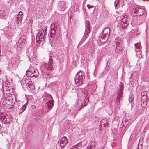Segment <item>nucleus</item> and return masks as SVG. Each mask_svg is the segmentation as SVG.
<instances>
[{
	"label": "nucleus",
	"mask_w": 149,
	"mask_h": 149,
	"mask_svg": "<svg viewBox=\"0 0 149 149\" xmlns=\"http://www.w3.org/2000/svg\"><path fill=\"white\" fill-rule=\"evenodd\" d=\"M83 107V105H81V106L78 109V110L80 111L81 109Z\"/></svg>",
	"instance_id": "e433bc0d"
},
{
	"label": "nucleus",
	"mask_w": 149,
	"mask_h": 149,
	"mask_svg": "<svg viewBox=\"0 0 149 149\" xmlns=\"http://www.w3.org/2000/svg\"><path fill=\"white\" fill-rule=\"evenodd\" d=\"M52 64L49 63V64H46L44 66V69L45 70H51L52 68Z\"/></svg>",
	"instance_id": "a211bd4d"
},
{
	"label": "nucleus",
	"mask_w": 149,
	"mask_h": 149,
	"mask_svg": "<svg viewBox=\"0 0 149 149\" xmlns=\"http://www.w3.org/2000/svg\"><path fill=\"white\" fill-rule=\"evenodd\" d=\"M87 7L89 9L91 8H93V6H89V5H87Z\"/></svg>",
	"instance_id": "c9c22d12"
},
{
	"label": "nucleus",
	"mask_w": 149,
	"mask_h": 149,
	"mask_svg": "<svg viewBox=\"0 0 149 149\" xmlns=\"http://www.w3.org/2000/svg\"><path fill=\"white\" fill-rule=\"evenodd\" d=\"M23 13L22 11H20L17 17V22H18V23H19V22H21L23 19Z\"/></svg>",
	"instance_id": "4468645a"
},
{
	"label": "nucleus",
	"mask_w": 149,
	"mask_h": 149,
	"mask_svg": "<svg viewBox=\"0 0 149 149\" xmlns=\"http://www.w3.org/2000/svg\"><path fill=\"white\" fill-rule=\"evenodd\" d=\"M84 73L81 70L79 71L75 77V82L78 86H80L83 83L82 80L85 79Z\"/></svg>",
	"instance_id": "20e7f679"
},
{
	"label": "nucleus",
	"mask_w": 149,
	"mask_h": 149,
	"mask_svg": "<svg viewBox=\"0 0 149 149\" xmlns=\"http://www.w3.org/2000/svg\"><path fill=\"white\" fill-rule=\"evenodd\" d=\"M80 143H78L77 144L74 145V146H73V147L74 148H77L78 147H80L81 146H80Z\"/></svg>",
	"instance_id": "473e14b6"
},
{
	"label": "nucleus",
	"mask_w": 149,
	"mask_h": 149,
	"mask_svg": "<svg viewBox=\"0 0 149 149\" xmlns=\"http://www.w3.org/2000/svg\"><path fill=\"white\" fill-rule=\"evenodd\" d=\"M68 143V141L66 137H62L60 141V146L62 148H64Z\"/></svg>",
	"instance_id": "9b49d317"
},
{
	"label": "nucleus",
	"mask_w": 149,
	"mask_h": 149,
	"mask_svg": "<svg viewBox=\"0 0 149 149\" xmlns=\"http://www.w3.org/2000/svg\"><path fill=\"white\" fill-rule=\"evenodd\" d=\"M25 35L24 36H22L20 39H19V41L18 43H24L25 42V40L24 39V38H25Z\"/></svg>",
	"instance_id": "5701e85b"
},
{
	"label": "nucleus",
	"mask_w": 149,
	"mask_h": 149,
	"mask_svg": "<svg viewBox=\"0 0 149 149\" xmlns=\"http://www.w3.org/2000/svg\"><path fill=\"white\" fill-rule=\"evenodd\" d=\"M7 16L5 12L3 10H0V18L6 19V18Z\"/></svg>",
	"instance_id": "dca6fc26"
},
{
	"label": "nucleus",
	"mask_w": 149,
	"mask_h": 149,
	"mask_svg": "<svg viewBox=\"0 0 149 149\" xmlns=\"http://www.w3.org/2000/svg\"><path fill=\"white\" fill-rule=\"evenodd\" d=\"M51 31L50 36L54 38L56 33L60 31L61 29L59 24L57 22H54L51 25Z\"/></svg>",
	"instance_id": "7ed1b4c3"
},
{
	"label": "nucleus",
	"mask_w": 149,
	"mask_h": 149,
	"mask_svg": "<svg viewBox=\"0 0 149 149\" xmlns=\"http://www.w3.org/2000/svg\"><path fill=\"white\" fill-rule=\"evenodd\" d=\"M144 9H141L139 8L136 7L133 8L132 10V13L134 15L141 16L143 14Z\"/></svg>",
	"instance_id": "423d86ee"
},
{
	"label": "nucleus",
	"mask_w": 149,
	"mask_h": 149,
	"mask_svg": "<svg viewBox=\"0 0 149 149\" xmlns=\"http://www.w3.org/2000/svg\"><path fill=\"white\" fill-rule=\"evenodd\" d=\"M86 29L84 33V36L86 38L88 37V34L90 32V22L88 21H86L85 22Z\"/></svg>",
	"instance_id": "1a4fd4ad"
},
{
	"label": "nucleus",
	"mask_w": 149,
	"mask_h": 149,
	"mask_svg": "<svg viewBox=\"0 0 149 149\" xmlns=\"http://www.w3.org/2000/svg\"><path fill=\"white\" fill-rule=\"evenodd\" d=\"M24 111V110H23L22 109H20L19 110V112L20 113H22V112H23V111Z\"/></svg>",
	"instance_id": "58836bf2"
},
{
	"label": "nucleus",
	"mask_w": 149,
	"mask_h": 149,
	"mask_svg": "<svg viewBox=\"0 0 149 149\" xmlns=\"http://www.w3.org/2000/svg\"><path fill=\"white\" fill-rule=\"evenodd\" d=\"M110 33V29L109 27L104 28L102 35L100 38V40L102 43H104L108 40Z\"/></svg>",
	"instance_id": "39448f33"
},
{
	"label": "nucleus",
	"mask_w": 149,
	"mask_h": 149,
	"mask_svg": "<svg viewBox=\"0 0 149 149\" xmlns=\"http://www.w3.org/2000/svg\"><path fill=\"white\" fill-rule=\"evenodd\" d=\"M128 24V20L126 19L125 18V20L124 21V25L125 26H127Z\"/></svg>",
	"instance_id": "7c9ffc66"
},
{
	"label": "nucleus",
	"mask_w": 149,
	"mask_h": 149,
	"mask_svg": "<svg viewBox=\"0 0 149 149\" xmlns=\"http://www.w3.org/2000/svg\"><path fill=\"white\" fill-rule=\"evenodd\" d=\"M125 0H116L114 3V6L116 9L119 7H123L124 5Z\"/></svg>",
	"instance_id": "6e6552de"
},
{
	"label": "nucleus",
	"mask_w": 149,
	"mask_h": 149,
	"mask_svg": "<svg viewBox=\"0 0 149 149\" xmlns=\"http://www.w3.org/2000/svg\"><path fill=\"white\" fill-rule=\"evenodd\" d=\"M31 107H32L33 108V109H34V108H36V106L35 105H33L31 106Z\"/></svg>",
	"instance_id": "ea45409f"
},
{
	"label": "nucleus",
	"mask_w": 149,
	"mask_h": 149,
	"mask_svg": "<svg viewBox=\"0 0 149 149\" xmlns=\"http://www.w3.org/2000/svg\"><path fill=\"white\" fill-rule=\"evenodd\" d=\"M129 102L131 103L132 102V101L133 100V98H131L130 97H129Z\"/></svg>",
	"instance_id": "72a5a7b5"
},
{
	"label": "nucleus",
	"mask_w": 149,
	"mask_h": 149,
	"mask_svg": "<svg viewBox=\"0 0 149 149\" xmlns=\"http://www.w3.org/2000/svg\"><path fill=\"white\" fill-rule=\"evenodd\" d=\"M115 107L116 108L120 109V104H117L116 103L115 104Z\"/></svg>",
	"instance_id": "2f4dec72"
},
{
	"label": "nucleus",
	"mask_w": 149,
	"mask_h": 149,
	"mask_svg": "<svg viewBox=\"0 0 149 149\" xmlns=\"http://www.w3.org/2000/svg\"><path fill=\"white\" fill-rule=\"evenodd\" d=\"M8 65L9 69L11 70L16 69L18 66L17 64L14 63L13 61H10L8 62Z\"/></svg>",
	"instance_id": "ddd939ff"
},
{
	"label": "nucleus",
	"mask_w": 149,
	"mask_h": 149,
	"mask_svg": "<svg viewBox=\"0 0 149 149\" xmlns=\"http://www.w3.org/2000/svg\"><path fill=\"white\" fill-rule=\"evenodd\" d=\"M4 114H1V115H0V120L2 119V118L4 116Z\"/></svg>",
	"instance_id": "4c0bfd02"
},
{
	"label": "nucleus",
	"mask_w": 149,
	"mask_h": 149,
	"mask_svg": "<svg viewBox=\"0 0 149 149\" xmlns=\"http://www.w3.org/2000/svg\"><path fill=\"white\" fill-rule=\"evenodd\" d=\"M53 103L52 101H49L45 104L46 107L49 109V110L51 109L53 106Z\"/></svg>",
	"instance_id": "2eb2a0df"
},
{
	"label": "nucleus",
	"mask_w": 149,
	"mask_h": 149,
	"mask_svg": "<svg viewBox=\"0 0 149 149\" xmlns=\"http://www.w3.org/2000/svg\"><path fill=\"white\" fill-rule=\"evenodd\" d=\"M79 8V5L77 3H75L73 5L72 9L73 11H77L78 10Z\"/></svg>",
	"instance_id": "412c9836"
},
{
	"label": "nucleus",
	"mask_w": 149,
	"mask_h": 149,
	"mask_svg": "<svg viewBox=\"0 0 149 149\" xmlns=\"http://www.w3.org/2000/svg\"><path fill=\"white\" fill-rule=\"evenodd\" d=\"M95 145V143L94 141H91L88 146L87 149H94Z\"/></svg>",
	"instance_id": "f3484780"
},
{
	"label": "nucleus",
	"mask_w": 149,
	"mask_h": 149,
	"mask_svg": "<svg viewBox=\"0 0 149 149\" xmlns=\"http://www.w3.org/2000/svg\"><path fill=\"white\" fill-rule=\"evenodd\" d=\"M31 83V81L30 79H26L25 80V83L26 84H29Z\"/></svg>",
	"instance_id": "a878e982"
},
{
	"label": "nucleus",
	"mask_w": 149,
	"mask_h": 149,
	"mask_svg": "<svg viewBox=\"0 0 149 149\" xmlns=\"http://www.w3.org/2000/svg\"><path fill=\"white\" fill-rule=\"evenodd\" d=\"M143 143V137H141L139 139L138 146L140 145L141 146L142 145Z\"/></svg>",
	"instance_id": "bb28decb"
},
{
	"label": "nucleus",
	"mask_w": 149,
	"mask_h": 149,
	"mask_svg": "<svg viewBox=\"0 0 149 149\" xmlns=\"http://www.w3.org/2000/svg\"><path fill=\"white\" fill-rule=\"evenodd\" d=\"M26 108V106L25 105L23 106L21 108V109H22L24 111Z\"/></svg>",
	"instance_id": "f704fd0d"
},
{
	"label": "nucleus",
	"mask_w": 149,
	"mask_h": 149,
	"mask_svg": "<svg viewBox=\"0 0 149 149\" xmlns=\"http://www.w3.org/2000/svg\"><path fill=\"white\" fill-rule=\"evenodd\" d=\"M28 86L29 88L32 89H33L35 88V87L32 84V82L29 84Z\"/></svg>",
	"instance_id": "c85d7f7f"
},
{
	"label": "nucleus",
	"mask_w": 149,
	"mask_h": 149,
	"mask_svg": "<svg viewBox=\"0 0 149 149\" xmlns=\"http://www.w3.org/2000/svg\"><path fill=\"white\" fill-rule=\"evenodd\" d=\"M28 72L30 74V75H31V77L33 76L35 77H36L39 75V73L37 69L35 70L34 69H33L31 70H28L26 72V73L28 74V73H27Z\"/></svg>",
	"instance_id": "9d476101"
},
{
	"label": "nucleus",
	"mask_w": 149,
	"mask_h": 149,
	"mask_svg": "<svg viewBox=\"0 0 149 149\" xmlns=\"http://www.w3.org/2000/svg\"><path fill=\"white\" fill-rule=\"evenodd\" d=\"M88 91L86 90H84V91L82 92V96L84 98V106H86L88 104L89 101V98L88 96Z\"/></svg>",
	"instance_id": "0eeeda50"
},
{
	"label": "nucleus",
	"mask_w": 149,
	"mask_h": 149,
	"mask_svg": "<svg viewBox=\"0 0 149 149\" xmlns=\"http://www.w3.org/2000/svg\"><path fill=\"white\" fill-rule=\"evenodd\" d=\"M120 89L118 93L121 94L122 95L123 93V88L124 87V84L122 82H121L120 84Z\"/></svg>",
	"instance_id": "6ab92c4d"
},
{
	"label": "nucleus",
	"mask_w": 149,
	"mask_h": 149,
	"mask_svg": "<svg viewBox=\"0 0 149 149\" xmlns=\"http://www.w3.org/2000/svg\"><path fill=\"white\" fill-rule=\"evenodd\" d=\"M5 117H4V116L2 118V119H1V120H2L3 121L4 120H5Z\"/></svg>",
	"instance_id": "a19ab883"
},
{
	"label": "nucleus",
	"mask_w": 149,
	"mask_h": 149,
	"mask_svg": "<svg viewBox=\"0 0 149 149\" xmlns=\"http://www.w3.org/2000/svg\"><path fill=\"white\" fill-rule=\"evenodd\" d=\"M29 50H28V52L27 53V55L29 58V59H30L31 58H32L33 56V52L31 51V53H29Z\"/></svg>",
	"instance_id": "393cba45"
},
{
	"label": "nucleus",
	"mask_w": 149,
	"mask_h": 149,
	"mask_svg": "<svg viewBox=\"0 0 149 149\" xmlns=\"http://www.w3.org/2000/svg\"><path fill=\"white\" fill-rule=\"evenodd\" d=\"M122 94H121L117 93V97L116 99V103L117 104H119L120 102V98L121 97Z\"/></svg>",
	"instance_id": "4be33fe9"
},
{
	"label": "nucleus",
	"mask_w": 149,
	"mask_h": 149,
	"mask_svg": "<svg viewBox=\"0 0 149 149\" xmlns=\"http://www.w3.org/2000/svg\"><path fill=\"white\" fill-rule=\"evenodd\" d=\"M109 120L107 118H104L100 121L99 127H107L109 126Z\"/></svg>",
	"instance_id": "f8f14e48"
},
{
	"label": "nucleus",
	"mask_w": 149,
	"mask_h": 149,
	"mask_svg": "<svg viewBox=\"0 0 149 149\" xmlns=\"http://www.w3.org/2000/svg\"><path fill=\"white\" fill-rule=\"evenodd\" d=\"M122 49V48L121 46L117 45L115 50V52L117 53H119L121 52Z\"/></svg>",
	"instance_id": "aec40b11"
},
{
	"label": "nucleus",
	"mask_w": 149,
	"mask_h": 149,
	"mask_svg": "<svg viewBox=\"0 0 149 149\" xmlns=\"http://www.w3.org/2000/svg\"><path fill=\"white\" fill-rule=\"evenodd\" d=\"M141 104L143 107L145 108L149 99V92L145 91L142 92L141 96Z\"/></svg>",
	"instance_id": "f03ea898"
},
{
	"label": "nucleus",
	"mask_w": 149,
	"mask_h": 149,
	"mask_svg": "<svg viewBox=\"0 0 149 149\" xmlns=\"http://www.w3.org/2000/svg\"><path fill=\"white\" fill-rule=\"evenodd\" d=\"M135 47H136L137 49V51H138L139 50V49L140 48V44L139 43H135Z\"/></svg>",
	"instance_id": "cd10ccee"
},
{
	"label": "nucleus",
	"mask_w": 149,
	"mask_h": 149,
	"mask_svg": "<svg viewBox=\"0 0 149 149\" xmlns=\"http://www.w3.org/2000/svg\"><path fill=\"white\" fill-rule=\"evenodd\" d=\"M125 122L126 121H125ZM125 123H126V122H125Z\"/></svg>",
	"instance_id": "79ce46f5"
},
{
	"label": "nucleus",
	"mask_w": 149,
	"mask_h": 149,
	"mask_svg": "<svg viewBox=\"0 0 149 149\" xmlns=\"http://www.w3.org/2000/svg\"><path fill=\"white\" fill-rule=\"evenodd\" d=\"M110 62L109 61H107V68L106 69V70L107 71L109 70V65H110Z\"/></svg>",
	"instance_id": "c756f323"
},
{
	"label": "nucleus",
	"mask_w": 149,
	"mask_h": 149,
	"mask_svg": "<svg viewBox=\"0 0 149 149\" xmlns=\"http://www.w3.org/2000/svg\"><path fill=\"white\" fill-rule=\"evenodd\" d=\"M126 17V16H124V18H123L122 19V22L121 23V25L122 26V29H125V27H126L127 26H125L124 25V21L125 20V17Z\"/></svg>",
	"instance_id": "b1692460"
},
{
	"label": "nucleus",
	"mask_w": 149,
	"mask_h": 149,
	"mask_svg": "<svg viewBox=\"0 0 149 149\" xmlns=\"http://www.w3.org/2000/svg\"><path fill=\"white\" fill-rule=\"evenodd\" d=\"M47 26H44L41 29V30L38 33L36 37V42L37 43L40 44V42H39L43 41L45 40L47 35Z\"/></svg>",
	"instance_id": "f257e3e1"
}]
</instances>
